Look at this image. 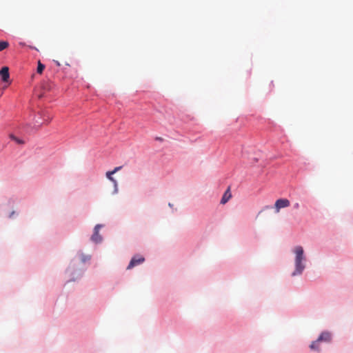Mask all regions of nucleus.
I'll return each instance as SVG.
<instances>
[{
    "instance_id": "1",
    "label": "nucleus",
    "mask_w": 353,
    "mask_h": 353,
    "mask_svg": "<svg viewBox=\"0 0 353 353\" xmlns=\"http://www.w3.org/2000/svg\"><path fill=\"white\" fill-rule=\"evenodd\" d=\"M294 252L295 254V270L292 274L293 276L301 274L305 269V265L303 263L305 260L303 248L300 245L296 246Z\"/></svg>"
},
{
    "instance_id": "2",
    "label": "nucleus",
    "mask_w": 353,
    "mask_h": 353,
    "mask_svg": "<svg viewBox=\"0 0 353 353\" xmlns=\"http://www.w3.org/2000/svg\"><path fill=\"white\" fill-rule=\"evenodd\" d=\"M290 202L287 199H277L274 203V209L276 213H279L281 208L289 207Z\"/></svg>"
},
{
    "instance_id": "3",
    "label": "nucleus",
    "mask_w": 353,
    "mask_h": 353,
    "mask_svg": "<svg viewBox=\"0 0 353 353\" xmlns=\"http://www.w3.org/2000/svg\"><path fill=\"white\" fill-rule=\"evenodd\" d=\"M144 261H145L144 257H143L141 256H139V255L134 256L131 259L127 269L128 270L132 269L134 266H137V265L142 263Z\"/></svg>"
},
{
    "instance_id": "4",
    "label": "nucleus",
    "mask_w": 353,
    "mask_h": 353,
    "mask_svg": "<svg viewBox=\"0 0 353 353\" xmlns=\"http://www.w3.org/2000/svg\"><path fill=\"white\" fill-rule=\"evenodd\" d=\"M101 228V225L97 224L94 228V233L91 236V240L95 243H100L102 241V237L99 234V229Z\"/></svg>"
},
{
    "instance_id": "5",
    "label": "nucleus",
    "mask_w": 353,
    "mask_h": 353,
    "mask_svg": "<svg viewBox=\"0 0 353 353\" xmlns=\"http://www.w3.org/2000/svg\"><path fill=\"white\" fill-rule=\"evenodd\" d=\"M0 77L3 82H8L10 79L9 69L8 67H3L0 70Z\"/></svg>"
},
{
    "instance_id": "6",
    "label": "nucleus",
    "mask_w": 353,
    "mask_h": 353,
    "mask_svg": "<svg viewBox=\"0 0 353 353\" xmlns=\"http://www.w3.org/2000/svg\"><path fill=\"white\" fill-rule=\"evenodd\" d=\"M231 197L232 194L230 192V188L228 187L221 198V203L223 205L225 204L230 199Z\"/></svg>"
},
{
    "instance_id": "7",
    "label": "nucleus",
    "mask_w": 353,
    "mask_h": 353,
    "mask_svg": "<svg viewBox=\"0 0 353 353\" xmlns=\"http://www.w3.org/2000/svg\"><path fill=\"white\" fill-rule=\"evenodd\" d=\"M331 341V334L328 332H323L318 338V341L330 342Z\"/></svg>"
},
{
    "instance_id": "8",
    "label": "nucleus",
    "mask_w": 353,
    "mask_h": 353,
    "mask_svg": "<svg viewBox=\"0 0 353 353\" xmlns=\"http://www.w3.org/2000/svg\"><path fill=\"white\" fill-rule=\"evenodd\" d=\"M114 172H113V170L112 171H108L106 172L105 175H106V177L110 180L112 182L114 183V187H115V192H117V181L112 177V174H114Z\"/></svg>"
},
{
    "instance_id": "9",
    "label": "nucleus",
    "mask_w": 353,
    "mask_h": 353,
    "mask_svg": "<svg viewBox=\"0 0 353 353\" xmlns=\"http://www.w3.org/2000/svg\"><path fill=\"white\" fill-rule=\"evenodd\" d=\"M320 341H318V339L314 342L312 343V344L310 345V347L311 350H317L319 351V343Z\"/></svg>"
},
{
    "instance_id": "10",
    "label": "nucleus",
    "mask_w": 353,
    "mask_h": 353,
    "mask_svg": "<svg viewBox=\"0 0 353 353\" xmlns=\"http://www.w3.org/2000/svg\"><path fill=\"white\" fill-rule=\"evenodd\" d=\"M9 46V43L6 41H0V52L6 49Z\"/></svg>"
},
{
    "instance_id": "11",
    "label": "nucleus",
    "mask_w": 353,
    "mask_h": 353,
    "mask_svg": "<svg viewBox=\"0 0 353 353\" xmlns=\"http://www.w3.org/2000/svg\"><path fill=\"white\" fill-rule=\"evenodd\" d=\"M45 68V65L41 63L39 61L38 62V66H37V72L39 74H41Z\"/></svg>"
},
{
    "instance_id": "12",
    "label": "nucleus",
    "mask_w": 353,
    "mask_h": 353,
    "mask_svg": "<svg viewBox=\"0 0 353 353\" xmlns=\"http://www.w3.org/2000/svg\"><path fill=\"white\" fill-rule=\"evenodd\" d=\"M14 141L17 143V144H19V145H22L24 143V141H23L22 139H19L18 137H16Z\"/></svg>"
},
{
    "instance_id": "13",
    "label": "nucleus",
    "mask_w": 353,
    "mask_h": 353,
    "mask_svg": "<svg viewBox=\"0 0 353 353\" xmlns=\"http://www.w3.org/2000/svg\"><path fill=\"white\" fill-rule=\"evenodd\" d=\"M90 257L89 256H82L81 261L83 262H85L87 260H90Z\"/></svg>"
},
{
    "instance_id": "14",
    "label": "nucleus",
    "mask_w": 353,
    "mask_h": 353,
    "mask_svg": "<svg viewBox=\"0 0 353 353\" xmlns=\"http://www.w3.org/2000/svg\"><path fill=\"white\" fill-rule=\"evenodd\" d=\"M122 168V166H119V167H116L114 168V169L113 170V172H114V174L118 172L119 170H120Z\"/></svg>"
},
{
    "instance_id": "15",
    "label": "nucleus",
    "mask_w": 353,
    "mask_h": 353,
    "mask_svg": "<svg viewBox=\"0 0 353 353\" xmlns=\"http://www.w3.org/2000/svg\"><path fill=\"white\" fill-rule=\"evenodd\" d=\"M294 208L297 210L299 208L300 205H299V203H295L293 205Z\"/></svg>"
},
{
    "instance_id": "16",
    "label": "nucleus",
    "mask_w": 353,
    "mask_h": 353,
    "mask_svg": "<svg viewBox=\"0 0 353 353\" xmlns=\"http://www.w3.org/2000/svg\"><path fill=\"white\" fill-rule=\"evenodd\" d=\"M17 137H15L14 135L13 134H10V138L14 141L15 139H16Z\"/></svg>"
},
{
    "instance_id": "17",
    "label": "nucleus",
    "mask_w": 353,
    "mask_h": 353,
    "mask_svg": "<svg viewBox=\"0 0 353 353\" xmlns=\"http://www.w3.org/2000/svg\"><path fill=\"white\" fill-rule=\"evenodd\" d=\"M14 214V211H13V212H11V214H10V217H12V215H13Z\"/></svg>"
}]
</instances>
